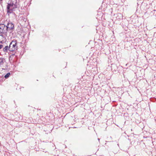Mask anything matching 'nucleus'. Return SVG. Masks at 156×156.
<instances>
[{
    "label": "nucleus",
    "mask_w": 156,
    "mask_h": 156,
    "mask_svg": "<svg viewBox=\"0 0 156 156\" xmlns=\"http://www.w3.org/2000/svg\"><path fill=\"white\" fill-rule=\"evenodd\" d=\"M10 75V73H8L4 77L5 79H7L9 77Z\"/></svg>",
    "instance_id": "obj_6"
},
{
    "label": "nucleus",
    "mask_w": 156,
    "mask_h": 156,
    "mask_svg": "<svg viewBox=\"0 0 156 156\" xmlns=\"http://www.w3.org/2000/svg\"><path fill=\"white\" fill-rule=\"evenodd\" d=\"M4 58H0V64H2L4 63Z\"/></svg>",
    "instance_id": "obj_7"
},
{
    "label": "nucleus",
    "mask_w": 156,
    "mask_h": 156,
    "mask_svg": "<svg viewBox=\"0 0 156 156\" xmlns=\"http://www.w3.org/2000/svg\"><path fill=\"white\" fill-rule=\"evenodd\" d=\"M7 31L5 25L3 24H0V34H6Z\"/></svg>",
    "instance_id": "obj_2"
},
{
    "label": "nucleus",
    "mask_w": 156,
    "mask_h": 156,
    "mask_svg": "<svg viewBox=\"0 0 156 156\" xmlns=\"http://www.w3.org/2000/svg\"><path fill=\"white\" fill-rule=\"evenodd\" d=\"M3 45L0 44V49H1L3 47Z\"/></svg>",
    "instance_id": "obj_9"
},
{
    "label": "nucleus",
    "mask_w": 156,
    "mask_h": 156,
    "mask_svg": "<svg viewBox=\"0 0 156 156\" xmlns=\"http://www.w3.org/2000/svg\"><path fill=\"white\" fill-rule=\"evenodd\" d=\"M8 4H11V5H16V4H14L13 2H11L10 3H9Z\"/></svg>",
    "instance_id": "obj_8"
},
{
    "label": "nucleus",
    "mask_w": 156,
    "mask_h": 156,
    "mask_svg": "<svg viewBox=\"0 0 156 156\" xmlns=\"http://www.w3.org/2000/svg\"><path fill=\"white\" fill-rule=\"evenodd\" d=\"M17 7V5H12L11 4H8L7 6V12L11 13L14 9Z\"/></svg>",
    "instance_id": "obj_3"
},
{
    "label": "nucleus",
    "mask_w": 156,
    "mask_h": 156,
    "mask_svg": "<svg viewBox=\"0 0 156 156\" xmlns=\"http://www.w3.org/2000/svg\"><path fill=\"white\" fill-rule=\"evenodd\" d=\"M17 46L16 41H12L10 43L9 47V50L10 51H14L17 50Z\"/></svg>",
    "instance_id": "obj_1"
},
{
    "label": "nucleus",
    "mask_w": 156,
    "mask_h": 156,
    "mask_svg": "<svg viewBox=\"0 0 156 156\" xmlns=\"http://www.w3.org/2000/svg\"><path fill=\"white\" fill-rule=\"evenodd\" d=\"M14 55V54H12V55Z\"/></svg>",
    "instance_id": "obj_12"
},
{
    "label": "nucleus",
    "mask_w": 156,
    "mask_h": 156,
    "mask_svg": "<svg viewBox=\"0 0 156 156\" xmlns=\"http://www.w3.org/2000/svg\"><path fill=\"white\" fill-rule=\"evenodd\" d=\"M98 140H99L100 139L99 138L98 139Z\"/></svg>",
    "instance_id": "obj_11"
},
{
    "label": "nucleus",
    "mask_w": 156,
    "mask_h": 156,
    "mask_svg": "<svg viewBox=\"0 0 156 156\" xmlns=\"http://www.w3.org/2000/svg\"><path fill=\"white\" fill-rule=\"evenodd\" d=\"M9 49V47L8 46H6L3 48V51L4 52H7V50Z\"/></svg>",
    "instance_id": "obj_5"
},
{
    "label": "nucleus",
    "mask_w": 156,
    "mask_h": 156,
    "mask_svg": "<svg viewBox=\"0 0 156 156\" xmlns=\"http://www.w3.org/2000/svg\"><path fill=\"white\" fill-rule=\"evenodd\" d=\"M2 0H0V4H1V5L2 4Z\"/></svg>",
    "instance_id": "obj_10"
},
{
    "label": "nucleus",
    "mask_w": 156,
    "mask_h": 156,
    "mask_svg": "<svg viewBox=\"0 0 156 156\" xmlns=\"http://www.w3.org/2000/svg\"><path fill=\"white\" fill-rule=\"evenodd\" d=\"M8 31L13 30L14 29V26L13 24L11 22H9L7 25H6Z\"/></svg>",
    "instance_id": "obj_4"
}]
</instances>
